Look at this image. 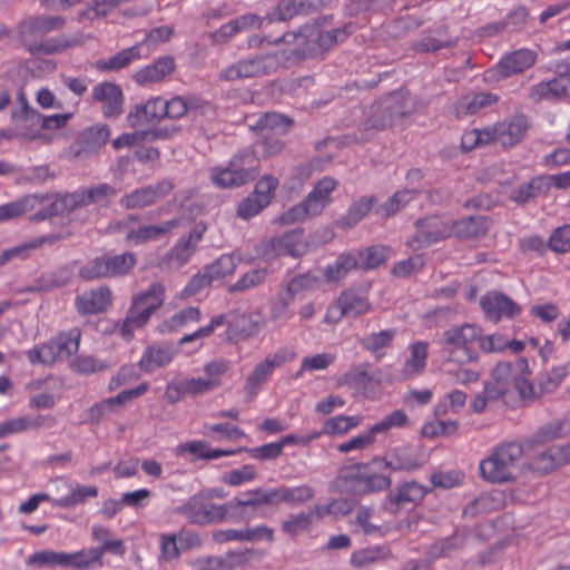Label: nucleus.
<instances>
[{"instance_id":"obj_35","label":"nucleus","mask_w":570,"mask_h":570,"mask_svg":"<svg viewBox=\"0 0 570 570\" xmlns=\"http://www.w3.org/2000/svg\"><path fill=\"white\" fill-rule=\"evenodd\" d=\"M529 364L523 357L518 358L513 364L501 362L492 371L493 381L507 386L509 390L515 382V375H529Z\"/></svg>"},{"instance_id":"obj_55","label":"nucleus","mask_w":570,"mask_h":570,"mask_svg":"<svg viewBox=\"0 0 570 570\" xmlns=\"http://www.w3.org/2000/svg\"><path fill=\"white\" fill-rule=\"evenodd\" d=\"M263 324V318L257 313L239 314L234 321V332L242 338L256 335Z\"/></svg>"},{"instance_id":"obj_17","label":"nucleus","mask_w":570,"mask_h":570,"mask_svg":"<svg viewBox=\"0 0 570 570\" xmlns=\"http://www.w3.org/2000/svg\"><path fill=\"white\" fill-rule=\"evenodd\" d=\"M309 249L303 230L296 229L281 236L271 238L265 248L266 256H292L299 257Z\"/></svg>"},{"instance_id":"obj_38","label":"nucleus","mask_w":570,"mask_h":570,"mask_svg":"<svg viewBox=\"0 0 570 570\" xmlns=\"http://www.w3.org/2000/svg\"><path fill=\"white\" fill-rule=\"evenodd\" d=\"M142 47L144 43H139L130 48L124 49L122 51L118 52L117 55L108 59L97 61L96 67L102 71L120 70L141 57Z\"/></svg>"},{"instance_id":"obj_10","label":"nucleus","mask_w":570,"mask_h":570,"mask_svg":"<svg viewBox=\"0 0 570 570\" xmlns=\"http://www.w3.org/2000/svg\"><path fill=\"white\" fill-rule=\"evenodd\" d=\"M254 156L250 151H243L235 155L227 167H214L210 169V179L219 188H234L246 184L255 176V171L246 168Z\"/></svg>"},{"instance_id":"obj_26","label":"nucleus","mask_w":570,"mask_h":570,"mask_svg":"<svg viewBox=\"0 0 570 570\" xmlns=\"http://www.w3.org/2000/svg\"><path fill=\"white\" fill-rule=\"evenodd\" d=\"M570 96V75H561L549 81H541L533 86L530 98L534 101L557 100Z\"/></svg>"},{"instance_id":"obj_56","label":"nucleus","mask_w":570,"mask_h":570,"mask_svg":"<svg viewBox=\"0 0 570 570\" xmlns=\"http://www.w3.org/2000/svg\"><path fill=\"white\" fill-rule=\"evenodd\" d=\"M42 424L41 417L18 416L0 422L1 439L27 430L37 429Z\"/></svg>"},{"instance_id":"obj_4","label":"nucleus","mask_w":570,"mask_h":570,"mask_svg":"<svg viewBox=\"0 0 570 570\" xmlns=\"http://www.w3.org/2000/svg\"><path fill=\"white\" fill-rule=\"evenodd\" d=\"M65 24V19L58 16H39L22 21L18 31L23 46L31 53L51 55L66 48L65 43L50 39L38 41L46 33L58 30Z\"/></svg>"},{"instance_id":"obj_46","label":"nucleus","mask_w":570,"mask_h":570,"mask_svg":"<svg viewBox=\"0 0 570 570\" xmlns=\"http://www.w3.org/2000/svg\"><path fill=\"white\" fill-rule=\"evenodd\" d=\"M357 266V259L352 254L340 255L333 264L325 267L323 276L326 282H338Z\"/></svg>"},{"instance_id":"obj_11","label":"nucleus","mask_w":570,"mask_h":570,"mask_svg":"<svg viewBox=\"0 0 570 570\" xmlns=\"http://www.w3.org/2000/svg\"><path fill=\"white\" fill-rule=\"evenodd\" d=\"M135 264L136 256L132 253L97 257L81 267L80 276L85 279L124 276L134 268Z\"/></svg>"},{"instance_id":"obj_13","label":"nucleus","mask_w":570,"mask_h":570,"mask_svg":"<svg viewBox=\"0 0 570 570\" xmlns=\"http://www.w3.org/2000/svg\"><path fill=\"white\" fill-rule=\"evenodd\" d=\"M372 308L366 295L360 291L346 289L328 306L325 322L337 324L343 317H357Z\"/></svg>"},{"instance_id":"obj_32","label":"nucleus","mask_w":570,"mask_h":570,"mask_svg":"<svg viewBox=\"0 0 570 570\" xmlns=\"http://www.w3.org/2000/svg\"><path fill=\"white\" fill-rule=\"evenodd\" d=\"M263 27L264 20H261V17L247 13L223 24L217 31L212 33V39L213 42L220 45L228 41L237 32Z\"/></svg>"},{"instance_id":"obj_41","label":"nucleus","mask_w":570,"mask_h":570,"mask_svg":"<svg viewBox=\"0 0 570 570\" xmlns=\"http://www.w3.org/2000/svg\"><path fill=\"white\" fill-rule=\"evenodd\" d=\"M97 495L98 489L94 485L85 487L70 483L69 493L52 499V504L59 508H71L82 504L88 498H96Z\"/></svg>"},{"instance_id":"obj_49","label":"nucleus","mask_w":570,"mask_h":570,"mask_svg":"<svg viewBox=\"0 0 570 570\" xmlns=\"http://www.w3.org/2000/svg\"><path fill=\"white\" fill-rule=\"evenodd\" d=\"M199 239L200 235L197 233H191L188 238L180 239L169 253L168 261L170 266L180 267L186 264L195 250L193 243Z\"/></svg>"},{"instance_id":"obj_19","label":"nucleus","mask_w":570,"mask_h":570,"mask_svg":"<svg viewBox=\"0 0 570 570\" xmlns=\"http://www.w3.org/2000/svg\"><path fill=\"white\" fill-rule=\"evenodd\" d=\"M21 101V108L11 112V119L20 126L23 122L38 124L41 122V127L45 129H57L63 127L67 121L71 118V114H57L48 117H41L32 107H30L23 97L19 96Z\"/></svg>"},{"instance_id":"obj_54","label":"nucleus","mask_w":570,"mask_h":570,"mask_svg":"<svg viewBox=\"0 0 570 570\" xmlns=\"http://www.w3.org/2000/svg\"><path fill=\"white\" fill-rule=\"evenodd\" d=\"M29 566L67 568V552L42 550L30 554L26 561Z\"/></svg>"},{"instance_id":"obj_51","label":"nucleus","mask_w":570,"mask_h":570,"mask_svg":"<svg viewBox=\"0 0 570 570\" xmlns=\"http://www.w3.org/2000/svg\"><path fill=\"white\" fill-rule=\"evenodd\" d=\"M313 527V514L302 511L289 514L281 524L282 531L289 537H298Z\"/></svg>"},{"instance_id":"obj_45","label":"nucleus","mask_w":570,"mask_h":570,"mask_svg":"<svg viewBox=\"0 0 570 570\" xmlns=\"http://www.w3.org/2000/svg\"><path fill=\"white\" fill-rule=\"evenodd\" d=\"M202 320V313L198 307H187L175 313L168 321L164 322L159 330L163 333L178 331L190 324L198 323Z\"/></svg>"},{"instance_id":"obj_8","label":"nucleus","mask_w":570,"mask_h":570,"mask_svg":"<svg viewBox=\"0 0 570 570\" xmlns=\"http://www.w3.org/2000/svg\"><path fill=\"white\" fill-rule=\"evenodd\" d=\"M178 226V219H170L157 225H144L137 215H128L117 222L115 228L124 235L127 245L139 246L161 239Z\"/></svg>"},{"instance_id":"obj_53","label":"nucleus","mask_w":570,"mask_h":570,"mask_svg":"<svg viewBox=\"0 0 570 570\" xmlns=\"http://www.w3.org/2000/svg\"><path fill=\"white\" fill-rule=\"evenodd\" d=\"M415 189H402L396 191L392 197L376 208V214L382 217H389L396 214L415 197Z\"/></svg>"},{"instance_id":"obj_24","label":"nucleus","mask_w":570,"mask_h":570,"mask_svg":"<svg viewBox=\"0 0 570 570\" xmlns=\"http://www.w3.org/2000/svg\"><path fill=\"white\" fill-rule=\"evenodd\" d=\"M111 298L110 288L100 286L78 295L75 305L79 314L95 315L105 312L111 304Z\"/></svg>"},{"instance_id":"obj_6","label":"nucleus","mask_w":570,"mask_h":570,"mask_svg":"<svg viewBox=\"0 0 570 570\" xmlns=\"http://www.w3.org/2000/svg\"><path fill=\"white\" fill-rule=\"evenodd\" d=\"M81 333L79 328L59 333L55 338L27 352L32 364H53L68 360L79 350Z\"/></svg>"},{"instance_id":"obj_20","label":"nucleus","mask_w":570,"mask_h":570,"mask_svg":"<svg viewBox=\"0 0 570 570\" xmlns=\"http://www.w3.org/2000/svg\"><path fill=\"white\" fill-rule=\"evenodd\" d=\"M94 101L102 104V112L107 118H117L124 110V94L121 88L112 82H101L92 88Z\"/></svg>"},{"instance_id":"obj_61","label":"nucleus","mask_w":570,"mask_h":570,"mask_svg":"<svg viewBox=\"0 0 570 570\" xmlns=\"http://www.w3.org/2000/svg\"><path fill=\"white\" fill-rule=\"evenodd\" d=\"M322 279L321 276L317 275L316 272H307L302 275L295 276L291 282L287 284V293L294 297L297 294H301L305 291H312L314 288H317L321 284Z\"/></svg>"},{"instance_id":"obj_36","label":"nucleus","mask_w":570,"mask_h":570,"mask_svg":"<svg viewBox=\"0 0 570 570\" xmlns=\"http://www.w3.org/2000/svg\"><path fill=\"white\" fill-rule=\"evenodd\" d=\"M154 313L150 307L141 306L140 302L134 298L128 315L121 325V335L126 338L131 337L134 332L142 327Z\"/></svg>"},{"instance_id":"obj_1","label":"nucleus","mask_w":570,"mask_h":570,"mask_svg":"<svg viewBox=\"0 0 570 570\" xmlns=\"http://www.w3.org/2000/svg\"><path fill=\"white\" fill-rule=\"evenodd\" d=\"M523 448L518 442H507L494 448L480 461L482 479L491 483H505L517 479L521 472Z\"/></svg>"},{"instance_id":"obj_12","label":"nucleus","mask_w":570,"mask_h":570,"mask_svg":"<svg viewBox=\"0 0 570 570\" xmlns=\"http://www.w3.org/2000/svg\"><path fill=\"white\" fill-rule=\"evenodd\" d=\"M537 61V53L530 49L514 50L503 56L494 67L484 72L488 82H498L502 79L521 73L531 68Z\"/></svg>"},{"instance_id":"obj_34","label":"nucleus","mask_w":570,"mask_h":570,"mask_svg":"<svg viewBox=\"0 0 570 570\" xmlns=\"http://www.w3.org/2000/svg\"><path fill=\"white\" fill-rule=\"evenodd\" d=\"M489 222L482 216H470L452 222V235L461 239H478L487 234Z\"/></svg>"},{"instance_id":"obj_2","label":"nucleus","mask_w":570,"mask_h":570,"mask_svg":"<svg viewBox=\"0 0 570 570\" xmlns=\"http://www.w3.org/2000/svg\"><path fill=\"white\" fill-rule=\"evenodd\" d=\"M352 29L350 24L343 28L324 31L318 24H307L299 29L297 33L284 35L279 40L291 43L294 42L295 47L291 50L296 56L317 55L331 49L335 43L343 41Z\"/></svg>"},{"instance_id":"obj_47","label":"nucleus","mask_w":570,"mask_h":570,"mask_svg":"<svg viewBox=\"0 0 570 570\" xmlns=\"http://www.w3.org/2000/svg\"><path fill=\"white\" fill-rule=\"evenodd\" d=\"M390 554L391 552L387 547L375 546L354 551L350 561L354 568H364L387 559Z\"/></svg>"},{"instance_id":"obj_28","label":"nucleus","mask_w":570,"mask_h":570,"mask_svg":"<svg viewBox=\"0 0 570 570\" xmlns=\"http://www.w3.org/2000/svg\"><path fill=\"white\" fill-rule=\"evenodd\" d=\"M353 524L356 528V531H361L365 535L377 538L385 537L391 531L403 528L401 523L391 524L375 522L373 510L367 507H361L357 509Z\"/></svg>"},{"instance_id":"obj_18","label":"nucleus","mask_w":570,"mask_h":570,"mask_svg":"<svg viewBox=\"0 0 570 570\" xmlns=\"http://www.w3.org/2000/svg\"><path fill=\"white\" fill-rule=\"evenodd\" d=\"M116 190L107 185L99 184L95 187L66 194L60 198V203L66 210H75L89 206L91 204H100L114 196Z\"/></svg>"},{"instance_id":"obj_37","label":"nucleus","mask_w":570,"mask_h":570,"mask_svg":"<svg viewBox=\"0 0 570 570\" xmlns=\"http://www.w3.org/2000/svg\"><path fill=\"white\" fill-rule=\"evenodd\" d=\"M498 96L491 92H478L461 98L456 106L459 116L474 115L482 109L497 104Z\"/></svg>"},{"instance_id":"obj_57","label":"nucleus","mask_w":570,"mask_h":570,"mask_svg":"<svg viewBox=\"0 0 570 570\" xmlns=\"http://www.w3.org/2000/svg\"><path fill=\"white\" fill-rule=\"evenodd\" d=\"M238 262L239 258L235 255L226 254L219 256L214 263L206 266L205 269L215 282L233 274L237 267Z\"/></svg>"},{"instance_id":"obj_40","label":"nucleus","mask_w":570,"mask_h":570,"mask_svg":"<svg viewBox=\"0 0 570 570\" xmlns=\"http://www.w3.org/2000/svg\"><path fill=\"white\" fill-rule=\"evenodd\" d=\"M102 566L101 550H96V548L67 552V568L89 570L95 567L101 568Z\"/></svg>"},{"instance_id":"obj_50","label":"nucleus","mask_w":570,"mask_h":570,"mask_svg":"<svg viewBox=\"0 0 570 570\" xmlns=\"http://www.w3.org/2000/svg\"><path fill=\"white\" fill-rule=\"evenodd\" d=\"M173 453L177 458L189 456L195 460H212V448L205 441L194 440L176 445Z\"/></svg>"},{"instance_id":"obj_21","label":"nucleus","mask_w":570,"mask_h":570,"mask_svg":"<svg viewBox=\"0 0 570 570\" xmlns=\"http://www.w3.org/2000/svg\"><path fill=\"white\" fill-rule=\"evenodd\" d=\"M372 464L377 469L382 466L391 472L412 471L420 468V462L412 448L401 445L392 449L384 458H375Z\"/></svg>"},{"instance_id":"obj_30","label":"nucleus","mask_w":570,"mask_h":570,"mask_svg":"<svg viewBox=\"0 0 570 570\" xmlns=\"http://www.w3.org/2000/svg\"><path fill=\"white\" fill-rule=\"evenodd\" d=\"M337 183L335 179L324 177L306 196L304 203L312 216H317L332 203L331 194L335 190Z\"/></svg>"},{"instance_id":"obj_39","label":"nucleus","mask_w":570,"mask_h":570,"mask_svg":"<svg viewBox=\"0 0 570 570\" xmlns=\"http://www.w3.org/2000/svg\"><path fill=\"white\" fill-rule=\"evenodd\" d=\"M373 381L368 364H358L337 377V386H347L356 391H364Z\"/></svg>"},{"instance_id":"obj_27","label":"nucleus","mask_w":570,"mask_h":570,"mask_svg":"<svg viewBox=\"0 0 570 570\" xmlns=\"http://www.w3.org/2000/svg\"><path fill=\"white\" fill-rule=\"evenodd\" d=\"M570 461V446L552 445L537 454L529 462V469L547 473Z\"/></svg>"},{"instance_id":"obj_5","label":"nucleus","mask_w":570,"mask_h":570,"mask_svg":"<svg viewBox=\"0 0 570 570\" xmlns=\"http://www.w3.org/2000/svg\"><path fill=\"white\" fill-rule=\"evenodd\" d=\"M412 110L413 104L410 95L403 90L394 91L371 107L370 116L364 121V128L380 130L399 126Z\"/></svg>"},{"instance_id":"obj_15","label":"nucleus","mask_w":570,"mask_h":570,"mask_svg":"<svg viewBox=\"0 0 570 570\" xmlns=\"http://www.w3.org/2000/svg\"><path fill=\"white\" fill-rule=\"evenodd\" d=\"M480 306L485 320L497 324L503 318L512 320L519 316L522 307L508 295L491 291L480 298Z\"/></svg>"},{"instance_id":"obj_64","label":"nucleus","mask_w":570,"mask_h":570,"mask_svg":"<svg viewBox=\"0 0 570 570\" xmlns=\"http://www.w3.org/2000/svg\"><path fill=\"white\" fill-rule=\"evenodd\" d=\"M198 107L196 99H186L180 96L173 97L169 100H165L166 117L171 119H179L185 116L188 111H194Z\"/></svg>"},{"instance_id":"obj_48","label":"nucleus","mask_w":570,"mask_h":570,"mask_svg":"<svg viewBox=\"0 0 570 570\" xmlns=\"http://www.w3.org/2000/svg\"><path fill=\"white\" fill-rule=\"evenodd\" d=\"M291 126V121L281 114L267 112L257 121V128L261 136L275 134V136H284Z\"/></svg>"},{"instance_id":"obj_44","label":"nucleus","mask_w":570,"mask_h":570,"mask_svg":"<svg viewBox=\"0 0 570 570\" xmlns=\"http://www.w3.org/2000/svg\"><path fill=\"white\" fill-rule=\"evenodd\" d=\"M547 183L542 176H537L528 183L518 186L511 194V199L518 204H525L538 196L547 195Z\"/></svg>"},{"instance_id":"obj_9","label":"nucleus","mask_w":570,"mask_h":570,"mask_svg":"<svg viewBox=\"0 0 570 570\" xmlns=\"http://www.w3.org/2000/svg\"><path fill=\"white\" fill-rule=\"evenodd\" d=\"M296 353L288 347H281L258 362L246 376L244 391L254 399L268 381L273 372L282 365L292 362Z\"/></svg>"},{"instance_id":"obj_31","label":"nucleus","mask_w":570,"mask_h":570,"mask_svg":"<svg viewBox=\"0 0 570 570\" xmlns=\"http://www.w3.org/2000/svg\"><path fill=\"white\" fill-rule=\"evenodd\" d=\"M175 70L174 59L170 57H161L153 65L139 69L134 75V80L139 86H148L164 81Z\"/></svg>"},{"instance_id":"obj_43","label":"nucleus","mask_w":570,"mask_h":570,"mask_svg":"<svg viewBox=\"0 0 570 570\" xmlns=\"http://www.w3.org/2000/svg\"><path fill=\"white\" fill-rule=\"evenodd\" d=\"M130 402L125 391L116 396H111L94 404L88 410V415L92 421H99L105 415L119 412L126 404Z\"/></svg>"},{"instance_id":"obj_59","label":"nucleus","mask_w":570,"mask_h":570,"mask_svg":"<svg viewBox=\"0 0 570 570\" xmlns=\"http://www.w3.org/2000/svg\"><path fill=\"white\" fill-rule=\"evenodd\" d=\"M45 237H39L3 250L0 256V265H3L13 259L27 258L30 253L39 248L45 243Z\"/></svg>"},{"instance_id":"obj_42","label":"nucleus","mask_w":570,"mask_h":570,"mask_svg":"<svg viewBox=\"0 0 570 570\" xmlns=\"http://www.w3.org/2000/svg\"><path fill=\"white\" fill-rule=\"evenodd\" d=\"M362 421L363 416L360 414L332 416L323 422V433L328 436H342L357 428Z\"/></svg>"},{"instance_id":"obj_58","label":"nucleus","mask_w":570,"mask_h":570,"mask_svg":"<svg viewBox=\"0 0 570 570\" xmlns=\"http://www.w3.org/2000/svg\"><path fill=\"white\" fill-rule=\"evenodd\" d=\"M409 424V417L403 410H395L373 424L370 429L373 434H385L392 429L404 428Z\"/></svg>"},{"instance_id":"obj_22","label":"nucleus","mask_w":570,"mask_h":570,"mask_svg":"<svg viewBox=\"0 0 570 570\" xmlns=\"http://www.w3.org/2000/svg\"><path fill=\"white\" fill-rule=\"evenodd\" d=\"M165 99L155 97L148 99L145 104L135 106L127 115V122L131 128L145 127L157 122L166 117Z\"/></svg>"},{"instance_id":"obj_60","label":"nucleus","mask_w":570,"mask_h":570,"mask_svg":"<svg viewBox=\"0 0 570 570\" xmlns=\"http://www.w3.org/2000/svg\"><path fill=\"white\" fill-rule=\"evenodd\" d=\"M119 203L127 209L142 208L155 203V194L149 186H146L124 195Z\"/></svg>"},{"instance_id":"obj_33","label":"nucleus","mask_w":570,"mask_h":570,"mask_svg":"<svg viewBox=\"0 0 570 570\" xmlns=\"http://www.w3.org/2000/svg\"><path fill=\"white\" fill-rule=\"evenodd\" d=\"M174 356L175 352L170 346L153 345L144 351L138 365L145 373H153L159 367L167 366Z\"/></svg>"},{"instance_id":"obj_25","label":"nucleus","mask_w":570,"mask_h":570,"mask_svg":"<svg viewBox=\"0 0 570 570\" xmlns=\"http://www.w3.org/2000/svg\"><path fill=\"white\" fill-rule=\"evenodd\" d=\"M429 356V343L425 341H415L409 345V355L406 356L401 370L400 376L403 380H410L421 375L426 367Z\"/></svg>"},{"instance_id":"obj_7","label":"nucleus","mask_w":570,"mask_h":570,"mask_svg":"<svg viewBox=\"0 0 570 570\" xmlns=\"http://www.w3.org/2000/svg\"><path fill=\"white\" fill-rule=\"evenodd\" d=\"M285 59H288V56L279 50L240 59L223 69L219 73V78L227 81H235L264 76L276 70Z\"/></svg>"},{"instance_id":"obj_52","label":"nucleus","mask_w":570,"mask_h":570,"mask_svg":"<svg viewBox=\"0 0 570 570\" xmlns=\"http://www.w3.org/2000/svg\"><path fill=\"white\" fill-rule=\"evenodd\" d=\"M38 197L28 195L14 202L0 206V222L9 220L21 216L22 214L33 209L38 204Z\"/></svg>"},{"instance_id":"obj_3","label":"nucleus","mask_w":570,"mask_h":570,"mask_svg":"<svg viewBox=\"0 0 570 570\" xmlns=\"http://www.w3.org/2000/svg\"><path fill=\"white\" fill-rule=\"evenodd\" d=\"M481 335V327L463 323L446 328L439 341L443 352L448 356V361L459 365L474 363L479 360L475 350L478 340Z\"/></svg>"},{"instance_id":"obj_63","label":"nucleus","mask_w":570,"mask_h":570,"mask_svg":"<svg viewBox=\"0 0 570 570\" xmlns=\"http://www.w3.org/2000/svg\"><path fill=\"white\" fill-rule=\"evenodd\" d=\"M395 334L393 328L371 333L361 340V345L364 350L374 353L387 347L394 340Z\"/></svg>"},{"instance_id":"obj_62","label":"nucleus","mask_w":570,"mask_h":570,"mask_svg":"<svg viewBox=\"0 0 570 570\" xmlns=\"http://www.w3.org/2000/svg\"><path fill=\"white\" fill-rule=\"evenodd\" d=\"M134 298L139 301L141 306L150 307L155 312L164 304L165 287L160 283H153L146 291L136 294Z\"/></svg>"},{"instance_id":"obj_23","label":"nucleus","mask_w":570,"mask_h":570,"mask_svg":"<svg viewBox=\"0 0 570 570\" xmlns=\"http://www.w3.org/2000/svg\"><path fill=\"white\" fill-rule=\"evenodd\" d=\"M371 465H373L372 462L368 464H357L344 472L343 478L346 480H356L360 484V490L364 492H380L387 490L392 483L390 476L383 473L366 471Z\"/></svg>"},{"instance_id":"obj_14","label":"nucleus","mask_w":570,"mask_h":570,"mask_svg":"<svg viewBox=\"0 0 570 570\" xmlns=\"http://www.w3.org/2000/svg\"><path fill=\"white\" fill-rule=\"evenodd\" d=\"M416 235L407 245L413 250L430 246L452 235V222L445 217L432 216L416 222Z\"/></svg>"},{"instance_id":"obj_16","label":"nucleus","mask_w":570,"mask_h":570,"mask_svg":"<svg viewBox=\"0 0 570 570\" xmlns=\"http://www.w3.org/2000/svg\"><path fill=\"white\" fill-rule=\"evenodd\" d=\"M178 512L191 523L207 524L223 520L227 510L226 504H214L207 502L202 495H194L178 508Z\"/></svg>"},{"instance_id":"obj_29","label":"nucleus","mask_w":570,"mask_h":570,"mask_svg":"<svg viewBox=\"0 0 570 570\" xmlns=\"http://www.w3.org/2000/svg\"><path fill=\"white\" fill-rule=\"evenodd\" d=\"M497 142L504 147H512L520 142L529 129L525 116L518 115L497 124Z\"/></svg>"}]
</instances>
